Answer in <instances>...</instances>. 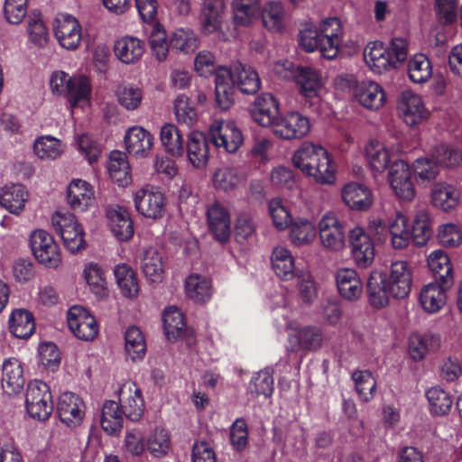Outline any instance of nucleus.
Returning <instances> with one entry per match:
<instances>
[{
	"label": "nucleus",
	"instance_id": "cd10ccee",
	"mask_svg": "<svg viewBox=\"0 0 462 462\" xmlns=\"http://www.w3.org/2000/svg\"><path fill=\"white\" fill-rule=\"evenodd\" d=\"M428 265L436 282L444 288H451L454 283L453 268L448 255L442 250H435L428 256Z\"/></svg>",
	"mask_w": 462,
	"mask_h": 462
},
{
	"label": "nucleus",
	"instance_id": "1a4fd4ad",
	"mask_svg": "<svg viewBox=\"0 0 462 462\" xmlns=\"http://www.w3.org/2000/svg\"><path fill=\"white\" fill-rule=\"evenodd\" d=\"M30 245L36 260L50 268L57 267L61 262L59 246L52 236L45 230L39 229L30 236Z\"/></svg>",
	"mask_w": 462,
	"mask_h": 462
},
{
	"label": "nucleus",
	"instance_id": "9d476101",
	"mask_svg": "<svg viewBox=\"0 0 462 462\" xmlns=\"http://www.w3.org/2000/svg\"><path fill=\"white\" fill-rule=\"evenodd\" d=\"M273 134L283 140L300 139L308 134L310 124L308 117L299 112L281 115L272 128Z\"/></svg>",
	"mask_w": 462,
	"mask_h": 462
},
{
	"label": "nucleus",
	"instance_id": "bf43d9fd",
	"mask_svg": "<svg viewBox=\"0 0 462 462\" xmlns=\"http://www.w3.org/2000/svg\"><path fill=\"white\" fill-rule=\"evenodd\" d=\"M147 449L155 457H162L167 454L171 446V439L165 429L156 428L147 439Z\"/></svg>",
	"mask_w": 462,
	"mask_h": 462
},
{
	"label": "nucleus",
	"instance_id": "e2e57ef3",
	"mask_svg": "<svg viewBox=\"0 0 462 462\" xmlns=\"http://www.w3.org/2000/svg\"><path fill=\"white\" fill-rule=\"evenodd\" d=\"M142 271L144 276L152 282H161L164 273L161 254L154 252L152 255H145L142 263Z\"/></svg>",
	"mask_w": 462,
	"mask_h": 462
},
{
	"label": "nucleus",
	"instance_id": "3c124183",
	"mask_svg": "<svg viewBox=\"0 0 462 462\" xmlns=\"http://www.w3.org/2000/svg\"><path fill=\"white\" fill-rule=\"evenodd\" d=\"M107 171L111 179L119 186H125L131 180L130 167L124 153L114 151L110 153Z\"/></svg>",
	"mask_w": 462,
	"mask_h": 462
},
{
	"label": "nucleus",
	"instance_id": "39448f33",
	"mask_svg": "<svg viewBox=\"0 0 462 462\" xmlns=\"http://www.w3.org/2000/svg\"><path fill=\"white\" fill-rule=\"evenodd\" d=\"M50 86L53 93L68 98L72 107H76L80 101L88 100L91 95V85L87 77H69L61 70L52 73Z\"/></svg>",
	"mask_w": 462,
	"mask_h": 462
},
{
	"label": "nucleus",
	"instance_id": "6e6d98bb",
	"mask_svg": "<svg viewBox=\"0 0 462 462\" xmlns=\"http://www.w3.org/2000/svg\"><path fill=\"white\" fill-rule=\"evenodd\" d=\"M430 157L439 166L447 168H455L462 163L461 152L445 143L434 146L431 149Z\"/></svg>",
	"mask_w": 462,
	"mask_h": 462
},
{
	"label": "nucleus",
	"instance_id": "20e7f679",
	"mask_svg": "<svg viewBox=\"0 0 462 462\" xmlns=\"http://www.w3.org/2000/svg\"><path fill=\"white\" fill-rule=\"evenodd\" d=\"M381 288L377 291V308L388 305L391 297L403 299L411 291L412 276L407 262L396 261L392 263L390 273L381 272Z\"/></svg>",
	"mask_w": 462,
	"mask_h": 462
},
{
	"label": "nucleus",
	"instance_id": "dca6fc26",
	"mask_svg": "<svg viewBox=\"0 0 462 462\" xmlns=\"http://www.w3.org/2000/svg\"><path fill=\"white\" fill-rule=\"evenodd\" d=\"M210 142L219 151L234 153L242 145L244 138L234 122H222L210 129Z\"/></svg>",
	"mask_w": 462,
	"mask_h": 462
},
{
	"label": "nucleus",
	"instance_id": "7c9ffc66",
	"mask_svg": "<svg viewBox=\"0 0 462 462\" xmlns=\"http://www.w3.org/2000/svg\"><path fill=\"white\" fill-rule=\"evenodd\" d=\"M67 199L73 210L83 212L94 199L93 188L85 180H74L68 187Z\"/></svg>",
	"mask_w": 462,
	"mask_h": 462
},
{
	"label": "nucleus",
	"instance_id": "a878e982",
	"mask_svg": "<svg viewBox=\"0 0 462 462\" xmlns=\"http://www.w3.org/2000/svg\"><path fill=\"white\" fill-rule=\"evenodd\" d=\"M125 143L129 154L136 158H143L152 149L153 136L142 126L134 125L126 131Z\"/></svg>",
	"mask_w": 462,
	"mask_h": 462
},
{
	"label": "nucleus",
	"instance_id": "58836bf2",
	"mask_svg": "<svg viewBox=\"0 0 462 462\" xmlns=\"http://www.w3.org/2000/svg\"><path fill=\"white\" fill-rule=\"evenodd\" d=\"M440 282H430L420 291V302L422 308L429 313L439 311L446 303V291Z\"/></svg>",
	"mask_w": 462,
	"mask_h": 462
},
{
	"label": "nucleus",
	"instance_id": "338daca9",
	"mask_svg": "<svg viewBox=\"0 0 462 462\" xmlns=\"http://www.w3.org/2000/svg\"><path fill=\"white\" fill-rule=\"evenodd\" d=\"M437 238L445 247H457L462 243V233L457 225L446 223L439 226Z\"/></svg>",
	"mask_w": 462,
	"mask_h": 462
},
{
	"label": "nucleus",
	"instance_id": "4be33fe9",
	"mask_svg": "<svg viewBox=\"0 0 462 462\" xmlns=\"http://www.w3.org/2000/svg\"><path fill=\"white\" fill-rule=\"evenodd\" d=\"M184 154L194 168L206 167L209 160V143L207 136L199 131L191 132L188 135Z\"/></svg>",
	"mask_w": 462,
	"mask_h": 462
},
{
	"label": "nucleus",
	"instance_id": "a211bd4d",
	"mask_svg": "<svg viewBox=\"0 0 462 462\" xmlns=\"http://www.w3.org/2000/svg\"><path fill=\"white\" fill-rule=\"evenodd\" d=\"M349 243L353 257L360 268L369 266L375 256L373 239L361 227H356L349 233Z\"/></svg>",
	"mask_w": 462,
	"mask_h": 462
},
{
	"label": "nucleus",
	"instance_id": "79ce46f5",
	"mask_svg": "<svg viewBox=\"0 0 462 462\" xmlns=\"http://www.w3.org/2000/svg\"><path fill=\"white\" fill-rule=\"evenodd\" d=\"M123 413L115 401H106L101 410L100 425L108 435L117 434L123 428Z\"/></svg>",
	"mask_w": 462,
	"mask_h": 462
},
{
	"label": "nucleus",
	"instance_id": "bb28decb",
	"mask_svg": "<svg viewBox=\"0 0 462 462\" xmlns=\"http://www.w3.org/2000/svg\"><path fill=\"white\" fill-rule=\"evenodd\" d=\"M2 387L8 395L21 393L25 383L23 368L21 362L14 357L5 360L2 369Z\"/></svg>",
	"mask_w": 462,
	"mask_h": 462
},
{
	"label": "nucleus",
	"instance_id": "423d86ee",
	"mask_svg": "<svg viewBox=\"0 0 462 462\" xmlns=\"http://www.w3.org/2000/svg\"><path fill=\"white\" fill-rule=\"evenodd\" d=\"M276 71L286 79H294L305 97H318L322 87L321 76L317 70L308 67H298L289 60L278 63Z\"/></svg>",
	"mask_w": 462,
	"mask_h": 462
},
{
	"label": "nucleus",
	"instance_id": "6e6552de",
	"mask_svg": "<svg viewBox=\"0 0 462 462\" xmlns=\"http://www.w3.org/2000/svg\"><path fill=\"white\" fill-rule=\"evenodd\" d=\"M51 225L69 252L75 254L85 248V233L74 215L55 213L51 217Z\"/></svg>",
	"mask_w": 462,
	"mask_h": 462
},
{
	"label": "nucleus",
	"instance_id": "49530a36",
	"mask_svg": "<svg viewBox=\"0 0 462 462\" xmlns=\"http://www.w3.org/2000/svg\"><path fill=\"white\" fill-rule=\"evenodd\" d=\"M430 411L435 416L447 415L453 405V396L439 386L430 388L426 392Z\"/></svg>",
	"mask_w": 462,
	"mask_h": 462
},
{
	"label": "nucleus",
	"instance_id": "f03ea898",
	"mask_svg": "<svg viewBox=\"0 0 462 462\" xmlns=\"http://www.w3.org/2000/svg\"><path fill=\"white\" fill-rule=\"evenodd\" d=\"M293 165L320 184H332L337 166L328 152L319 144L305 142L292 156Z\"/></svg>",
	"mask_w": 462,
	"mask_h": 462
},
{
	"label": "nucleus",
	"instance_id": "9b49d317",
	"mask_svg": "<svg viewBox=\"0 0 462 462\" xmlns=\"http://www.w3.org/2000/svg\"><path fill=\"white\" fill-rule=\"evenodd\" d=\"M69 328L80 340L91 341L98 334V325L96 319L84 308L73 306L67 314Z\"/></svg>",
	"mask_w": 462,
	"mask_h": 462
},
{
	"label": "nucleus",
	"instance_id": "4d7b16f0",
	"mask_svg": "<svg viewBox=\"0 0 462 462\" xmlns=\"http://www.w3.org/2000/svg\"><path fill=\"white\" fill-rule=\"evenodd\" d=\"M408 74L416 84L428 81L432 75L430 61L424 54H416L408 63Z\"/></svg>",
	"mask_w": 462,
	"mask_h": 462
},
{
	"label": "nucleus",
	"instance_id": "8fccbe9b",
	"mask_svg": "<svg viewBox=\"0 0 462 462\" xmlns=\"http://www.w3.org/2000/svg\"><path fill=\"white\" fill-rule=\"evenodd\" d=\"M162 323L164 333L169 340H176L185 333L184 317L177 307H169L163 311Z\"/></svg>",
	"mask_w": 462,
	"mask_h": 462
},
{
	"label": "nucleus",
	"instance_id": "f704fd0d",
	"mask_svg": "<svg viewBox=\"0 0 462 462\" xmlns=\"http://www.w3.org/2000/svg\"><path fill=\"white\" fill-rule=\"evenodd\" d=\"M336 282L342 298L353 301L362 293L361 281L354 269H340L336 275Z\"/></svg>",
	"mask_w": 462,
	"mask_h": 462
},
{
	"label": "nucleus",
	"instance_id": "09e8293b",
	"mask_svg": "<svg viewBox=\"0 0 462 462\" xmlns=\"http://www.w3.org/2000/svg\"><path fill=\"white\" fill-rule=\"evenodd\" d=\"M271 260L274 273L281 279L288 281L294 277V259L288 249L275 247Z\"/></svg>",
	"mask_w": 462,
	"mask_h": 462
},
{
	"label": "nucleus",
	"instance_id": "ddd939ff",
	"mask_svg": "<svg viewBox=\"0 0 462 462\" xmlns=\"http://www.w3.org/2000/svg\"><path fill=\"white\" fill-rule=\"evenodd\" d=\"M54 34L61 47L74 51L82 39L81 25L73 15L59 14L54 23Z\"/></svg>",
	"mask_w": 462,
	"mask_h": 462
},
{
	"label": "nucleus",
	"instance_id": "a19ab883",
	"mask_svg": "<svg viewBox=\"0 0 462 462\" xmlns=\"http://www.w3.org/2000/svg\"><path fill=\"white\" fill-rule=\"evenodd\" d=\"M234 23L240 26H248L258 19L261 13L260 0H233Z\"/></svg>",
	"mask_w": 462,
	"mask_h": 462
},
{
	"label": "nucleus",
	"instance_id": "774afa93",
	"mask_svg": "<svg viewBox=\"0 0 462 462\" xmlns=\"http://www.w3.org/2000/svg\"><path fill=\"white\" fill-rule=\"evenodd\" d=\"M415 176L421 182H430L434 180L439 173V164L432 159L419 158L413 163Z\"/></svg>",
	"mask_w": 462,
	"mask_h": 462
},
{
	"label": "nucleus",
	"instance_id": "2eb2a0df",
	"mask_svg": "<svg viewBox=\"0 0 462 462\" xmlns=\"http://www.w3.org/2000/svg\"><path fill=\"white\" fill-rule=\"evenodd\" d=\"M250 115L259 125L273 128L281 116L280 102L273 94L262 93L254 99Z\"/></svg>",
	"mask_w": 462,
	"mask_h": 462
},
{
	"label": "nucleus",
	"instance_id": "2f4dec72",
	"mask_svg": "<svg viewBox=\"0 0 462 462\" xmlns=\"http://www.w3.org/2000/svg\"><path fill=\"white\" fill-rule=\"evenodd\" d=\"M110 229L120 241H127L134 236V225L128 211L117 206L107 210Z\"/></svg>",
	"mask_w": 462,
	"mask_h": 462
},
{
	"label": "nucleus",
	"instance_id": "ea45409f",
	"mask_svg": "<svg viewBox=\"0 0 462 462\" xmlns=\"http://www.w3.org/2000/svg\"><path fill=\"white\" fill-rule=\"evenodd\" d=\"M439 346V337L431 333H415L409 337V352L415 361L422 360L428 353L438 350Z\"/></svg>",
	"mask_w": 462,
	"mask_h": 462
},
{
	"label": "nucleus",
	"instance_id": "412c9836",
	"mask_svg": "<svg viewBox=\"0 0 462 462\" xmlns=\"http://www.w3.org/2000/svg\"><path fill=\"white\" fill-rule=\"evenodd\" d=\"M379 50L383 51L377 56V73L395 69L407 58V43L402 38L393 39L388 49H383V42L377 41V51Z\"/></svg>",
	"mask_w": 462,
	"mask_h": 462
},
{
	"label": "nucleus",
	"instance_id": "13d9d810",
	"mask_svg": "<svg viewBox=\"0 0 462 462\" xmlns=\"http://www.w3.org/2000/svg\"><path fill=\"white\" fill-rule=\"evenodd\" d=\"M290 236L294 245L309 244L316 236L315 225L306 218H298L291 225Z\"/></svg>",
	"mask_w": 462,
	"mask_h": 462
},
{
	"label": "nucleus",
	"instance_id": "69168bd1",
	"mask_svg": "<svg viewBox=\"0 0 462 462\" xmlns=\"http://www.w3.org/2000/svg\"><path fill=\"white\" fill-rule=\"evenodd\" d=\"M85 279L92 292L97 296L106 293V279L102 269L97 263H89L84 270Z\"/></svg>",
	"mask_w": 462,
	"mask_h": 462
},
{
	"label": "nucleus",
	"instance_id": "37998d69",
	"mask_svg": "<svg viewBox=\"0 0 462 462\" xmlns=\"http://www.w3.org/2000/svg\"><path fill=\"white\" fill-rule=\"evenodd\" d=\"M114 274L123 296L129 299L137 297L139 285L136 274L128 264H117L114 269Z\"/></svg>",
	"mask_w": 462,
	"mask_h": 462
},
{
	"label": "nucleus",
	"instance_id": "473e14b6",
	"mask_svg": "<svg viewBox=\"0 0 462 462\" xmlns=\"http://www.w3.org/2000/svg\"><path fill=\"white\" fill-rule=\"evenodd\" d=\"M430 197L434 207L442 211L449 212L458 205L460 194L453 185L439 182L433 185Z\"/></svg>",
	"mask_w": 462,
	"mask_h": 462
},
{
	"label": "nucleus",
	"instance_id": "a18cd8bd",
	"mask_svg": "<svg viewBox=\"0 0 462 462\" xmlns=\"http://www.w3.org/2000/svg\"><path fill=\"white\" fill-rule=\"evenodd\" d=\"M124 337L126 355L134 362L143 359L146 353V343L141 329L136 326H130L125 330Z\"/></svg>",
	"mask_w": 462,
	"mask_h": 462
},
{
	"label": "nucleus",
	"instance_id": "4c0bfd02",
	"mask_svg": "<svg viewBox=\"0 0 462 462\" xmlns=\"http://www.w3.org/2000/svg\"><path fill=\"white\" fill-rule=\"evenodd\" d=\"M393 155L385 148L377 151V161H383L384 168L389 167L388 179L392 188L397 186L400 181L411 178L409 165L402 160H393Z\"/></svg>",
	"mask_w": 462,
	"mask_h": 462
},
{
	"label": "nucleus",
	"instance_id": "72a5a7b5",
	"mask_svg": "<svg viewBox=\"0 0 462 462\" xmlns=\"http://www.w3.org/2000/svg\"><path fill=\"white\" fill-rule=\"evenodd\" d=\"M28 193L22 184L5 185L0 190V205L10 213L19 215L27 201Z\"/></svg>",
	"mask_w": 462,
	"mask_h": 462
},
{
	"label": "nucleus",
	"instance_id": "c85d7f7f",
	"mask_svg": "<svg viewBox=\"0 0 462 462\" xmlns=\"http://www.w3.org/2000/svg\"><path fill=\"white\" fill-rule=\"evenodd\" d=\"M224 10V0H204L200 22L205 34H210L221 29Z\"/></svg>",
	"mask_w": 462,
	"mask_h": 462
},
{
	"label": "nucleus",
	"instance_id": "f3484780",
	"mask_svg": "<svg viewBox=\"0 0 462 462\" xmlns=\"http://www.w3.org/2000/svg\"><path fill=\"white\" fill-rule=\"evenodd\" d=\"M322 342V330L316 326L299 327L288 334V350L293 353L317 350L321 347Z\"/></svg>",
	"mask_w": 462,
	"mask_h": 462
},
{
	"label": "nucleus",
	"instance_id": "c9c22d12",
	"mask_svg": "<svg viewBox=\"0 0 462 462\" xmlns=\"http://www.w3.org/2000/svg\"><path fill=\"white\" fill-rule=\"evenodd\" d=\"M8 327L14 337L28 339L35 331L34 317L26 310L16 309L10 314Z\"/></svg>",
	"mask_w": 462,
	"mask_h": 462
},
{
	"label": "nucleus",
	"instance_id": "0e129e2a",
	"mask_svg": "<svg viewBox=\"0 0 462 462\" xmlns=\"http://www.w3.org/2000/svg\"><path fill=\"white\" fill-rule=\"evenodd\" d=\"M27 31L30 41L38 47H43L48 41V31L40 13L29 17Z\"/></svg>",
	"mask_w": 462,
	"mask_h": 462
},
{
	"label": "nucleus",
	"instance_id": "c03bdc74",
	"mask_svg": "<svg viewBox=\"0 0 462 462\" xmlns=\"http://www.w3.org/2000/svg\"><path fill=\"white\" fill-rule=\"evenodd\" d=\"M160 139L165 152L173 156L184 155V145L180 130L173 124H164L160 131Z\"/></svg>",
	"mask_w": 462,
	"mask_h": 462
},
{
	"label": "nucleus",
	"instance_id": "680f3d73",
	"mask_svg": "<svg viewBox=\"0 0 462 462\" xmlns=\"http://www.w3.org/2000/svg\"><path fill=\"white\" fill-rule=\"evenodd\" d=\"M33 151L41 159H56L62 152L60 141L51 136L39 137L33 144Z\"/></svg>",
	"mask_w": 462,
	"mask_h": 462
},
{
	"label": "nucleus",
	"instance_id": "5701e85b",
	"mask_svg": "<svg viewBox=\"0 0 462 462\" xmlns=\"http://www.w3.org/2000/svg\"><path fill=\"white\" fill-rule=\"evenodd\" d=\"M208 227L214 238L225 244L230 237V215L219 202H214L207 209Z\"/></svg>",
	"mask_w": 462,
	"mask_h": 462
},
{
	"label": "nucleus",
	"instance_id": "de8ad7c7",
	"mask_svg": "<svg viewBox=\"0 0 462 462\" xmlns=\"http://www.w3.org/2000/svg\"><path fill=\"white\" fill-rule=\"evenodd\" d=\"M187 297L198 303H205L211 298V284L205 277L190 274L185 282Z\"/></svg>",
	"mask_w": 462,
	"mask_h": 462
},
{
	"label": "nucleus",
	"instance_id": "c756f323",
	"mask_svg": "<svg viewBox=\"0 0 462 462\" xmlns=\"http://www.w3.org/2000/svg\"><path fill=\"white\" fill-rule=\"evenodd\" d=\"M144 42L134 36L118 39L114 45L116 58L125 64H134L143 57Z\"/></svg>",
	"mask_w": 462,
	"mask_h": 462
},
{
	"label": "nucleus",
	"instance_id": "aec40b11",
	"mask_svg": "<svg viewBox=\"0 0 462 462\" xmlns=\"http://www.w3.org/2000/svg\"><path fill=\"white\" fill-rule=\"evenodd\" d=\"M136 210L145 217L160 218L165 210V199L162 192L142 189L134 195Z\"/></svg>",
	"mask_w": 462,
	"mask_h": 462
},
{
	"label": "nucleus",
	"instance_id": "052dcab7",
	"mask_svg": "<svg viewBox=\"0 0 462 462\" xmlns=\"http://www.w3.org/2000/svg\"><path fill=\"white\" fill-rule=\"evenodd\" d=\"M174 111L177 121L188 126L197 122V111L193 103L185 95H180L174 102Z\"/></svg>",
	"mask_w": 462,
	"mask_h": 462
},
{
	"label": "nucleus",
	"instance_id": "6ab92c4d",
	"mask_svg": "<svg viewBox=\"0 0 462 462\" xmlns=\"http://www.w3.org/2000/svg\"><path fill=\"white\" fill-rule=\"evenodd\" d=\"M334 85L337 90L352 94L364 107L373 109L375 100V90H371L373 81H370L369 86H359L354 75L345 74L337 76Z\"/></svg>",
	"mask_w": 462,
	"mask_h": 462
},
{
	"label": "nucleus",
	"instance_id": "393cba45",
	"mask_svg": "<svg viewBox=\"0 0 462 462\" xmlns=\"http://www.w3.org/2000/svg\"><path fill=\"white\" fill-rule=\"evenodd\" d=\"M120 410L128 420H138L143 414L144 402L141 390L135 383L126 389L125 385L119 393Z\"/></svg>",
	"mask_w": 462,
	"mask_h": 462
},
{
	"label": "nucleus",
	"instance_id": "5fc2aeb1",
	"mask_svg": "<svg viewBox=\"0 0 462 462\" xmlns=\"http://www.w3.org/2000/svg\"><path fill=\"white\" fill-rule=\"evenodd\" d=\"M260 15L263 25L272 32H281L284 28V10L280 2H269L261 8Z\"/></svg>",
	"mask_w": 462,
	"mask_h": 462
},
{
	"label": "nucleus",
	"instance_id": "b1692460",
	"mask_svg": "<svg viewBox=\"0 0 462 462\" xmlns=\"http://www.w3.org/2000/svg\"><path fill=\"white\" fill-rule=\"evenodd\" d=\"M319 226V237L325 247L334 251L343 248L345 243L343 226L334 215H325L320 219Z\"/></svg>",
	"mask_w": 462,
	"mask_h": 462
},
{
	"label": "nucleus",
	"instance_id": "7ed1b4c3",
	"mask_svg": "<svg viewBox=\"0 0 462 462\" xmlns=\"http://www.w3.org/2000/svg\"><path fill=\"white\" fill-rule=\"evenodd\" d=\"M341 37L342 27L339 19L330 17L322 21L319 29L306 26L300 30L299 43L308 52L319 50L324 58L333 60L338 53Z\"/></svg>",
	"mask_w": 462,
	"mask_h": 462
},
{
	"label": "nucleus",
	"instance_id": "864d4df0",
	"mask_svg": "<svg viewBox=\"0 0 462 462\" xmlns=\"http://www.w3.org/2000/svg\"><path fill=\"white\" fill-rule=\"evenodd\" d=\"M410 235L413 243L418 246L426 245L431 236L430 217L425 208L417 210Z\"/></svg>",
	"mask_w": 462,
	"mask_h": 462
},
{
	"label": "nucleus",
	"instance_id": "4468645a",
	"mask_svg": "<svg viewBox=\"0 0 462 462\" xmlns=\"http://www.w3.org/2000/svg\"><path fill=\"white\" fill-rule=\"evenodd\" d=\"M85 403L76 393L66 392L60 394L57 402L60 420L69 428L79 426L85 417Z\"/></svg>",
	"mask_w": 462,
	"mask_h": 462
},
{
	"label": "nucleus",
	"instance_id": "603ef678",
	"mask_svg": "<svg viewBox=\"0 0 462 462\" xmlns=\"http://www.w3.org/2000/svg\"><path fill=\"white\" fill-rule=\"evenodd\" d=\"M273 371L271 368H265L255 373L248 385V392L255 396H264L269 398L273 395L274 390Z\"/></svg>",
	"mask_w": 462,
	"mask_h": 462
},
{
	"label": "nucleus",
	"instance_id": "f8f14e48",
	"mask_svg": "<svg viewBox=\"0 0 462 462\" xmlns=\"http://www.w3.org/2000/svg\"><path fill=\"white\" fill-rule=\"evenodd\" d=\"M397 109L403 122L410 126L422 123L429 116V111L421 97L411 90L401 92Z\"/></svg>",
	"mask_w": 462,
	"mask_h": 462
},
{
	"label": "nucleus",
	"instance_id": "f257e3e1",
	"mask_svg": "<svg viewBox=\"0 0 462 462\" xmlns=\"http://www.w3.org/2000/svg\"><path fill=\"white\" fill-rule=\"evenodd\" d=\"M235 87L243 94L254 95L261 88V79L254 69L242 63L232 69L218 68L215 73V95L221 110H227L234 104Z\"/></svg>",
	"mask_w": 462,
	"mask_h": 462
},
{
	"label": "nucleus",
	"instance_id": "e433bc0d",
	"mask_svg": "<svg viewBox=\"0 0 462 462\" xmlns=\"http://www.w3.org/2000/svg\"><path fill=\"white\" fill-rule=\"evenodd\" d=\"M342 199L350 208L355 210H366L372 205L370 190L356 182H350L344 186Z\"/></svg>",
	"mask_w": 462,
	"mask_h": 462
},
{
	"label": "nucleus",
	"instance_id": "0eeeda50",
	"mask_svg": "<svg viewBox=\"0 0 462 462\" xmlns=\"http://www.w3.org/2000/svg\"><path fill=\"white\" fill-rule=\"evenodd\" d=\"M25 407L32 418L40 421L49 419L53 409L50 386L39 380L29 382L25 393Z\"/></svg>",
	"mask_w": 462,
	"mask_h": 462
}]
</instances>
